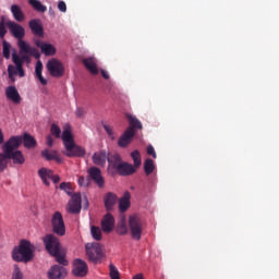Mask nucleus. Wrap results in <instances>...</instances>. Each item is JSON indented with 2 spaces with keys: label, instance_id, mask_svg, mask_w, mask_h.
<instances>
[{
  "label": "nucleus",
  "instance_id": "29",
  "mask_svg": "<svg viewBox=\"0 0 279 279\" xmlns=\"http://www.w3.org/2000/svg\"><path fill=\"white\" fill-rule=\"evenodd\" d=\"M22 143L26 149H32L36 147V138L34 136L29 135L28 133H24L22 137Z\"/></svg>",
  "mask_w": 279,
  "mask_h": 279
},
{
  "label": "nucleus",
  "instance_id": "51",
  "mask_svg": "<svg viewBox=\"0 0 279 279\" xmlns=\"http://www.w3.org/2000/svg\"><path fill=\"white\" fill-rule=\"evenodd\" d=\"M5 34H8V29H0V38L4 39L5 38Z\"/></svg>",
  "mask_w": 279,
  "mask_h": 279
},
{
  "label": "nucleus",
  "instance_id": "52",
  "mask_svg": "<svg viewBox=\"0 0 279 279\" xmlns=\"http://www.w3.org/2000/svg\"><path fill=\"white\" fill-rule=\"evenodd\" d=\"M132 279H144V278L142 274H137Z\"/></svg>",
  "mask_w": 279,
  "mask_h": 279
},
{
  "label": "nucleus",
  "instance_id": "15",
  "mask_svg": "<svg viewBox=\"0 0 279 279\" xmlns=\"http://www.w3.org/2000/svg\"><path fill=\"white\" fill-rule=\"evenodd\" d=\"M66 276L68 271L66 268H64V265H54L48 271L49 279H64Z\"/></svg>",
  "mask_w": 279,
  "mask_h": 279
},
{
  "label": "nucleus",
  "instance_id": "5",
  "mask_svg": "<svg viewBox=\"0 0 279 279\" xmlns=\"http://www.w3.org/2000/svg\"><path fill=\"white\" fill-rule=\"evenodd\" d=\"M126 119L129 121V128L118 140V147H121L122 149H125V147L134 141L136 130H143V123H141L136 117L128 113Z\"/></svg>",
  "mask_w": 279,
  "mask_h": 279
},
{
  "label": "nucleus",
  "instance_id": "23",
  "mask_svg": "<svg viewBox=\"0 0 279 279\" xmlns=\"http://www.w3.org/2000/svg\"><path fill=\"white\" fill-rule=\"evenodd\" d=\"M109 155L106 150H100L95 153L92 157L94 165L98 167H106V162L108 161Z\"/></svg>",
  "mask_w": 279,
  "mask_h": 279
},
{
  "label": "nucleus",
  "instance_id": "45",
  "mask_svg": "<svg viewBox=\"0 0 279 279\" xmlns=\"http://www.w3.org/2000/svg\"><path fill=\"white\" fill-rule=\"evenodd\" d=\"M147 154H148V156H151L153 158H157V156H156V149H154V146H151V145H149V146L147 147Z\"/></svg>",
  "mask_w": 279,
  "mask_h": 279
},
{
  "label": "nucleus",
  "instance_id": "47",
  "mask_svg": "<svg viewBox=\"0 0 279 279\" xmlns=\"http://www.w3.org/2000/svg\"><path fill=\"white\" fill-rule=\"evenodd\" d=\"M19 60L21 62V66H23V62H27L29 60V57L27 56V53L24 52L22 57H19Z\"/></svg>",
  "mask_w": 279,
  "mask_h": 279
},
{
  "label": "nucleus",
  "instance_id": "16",
  "mask_svg": "<svg viewBox=\"0 0 279 279\" xmlns=\"http://www.w3.org/2000/svg\"><path fill=\"white\" fill-rule=\"evenodd\" d=\"M101 230L106 234H110L114 230V217L111 214H106L101 220Z\"/></svg>",
  "mask_w": 279,
  "mask_h": 279
},
{
  "label": "nucleus",
  "instance_id": "37",
  "mask_svg": "<svg viewBox=\"0 0 279 279\" xmlns=\"http://www.w3.org/2000/svg\"><path fill=\"white\" fill-rule=\"evenodd\" d=\"M109 276L111 279H121V275L119 274V269L116 268L114 265L110 264L109 265Z\"/></svg>",
  "mask_w": 279,
  "mask_h": 279
},
{
  "label": "nucleus",
  "instance_id": "1",
  "mask_svg": "<svg viewBox=\"0 0 279 279\" xmlns=\"http://www.w3.org/2000/svg\"><path fill=\"white\" fill-rule=\"evenodd\" d=\"M43 243L48 254L56 258V262L59 265H63L64 267L69 265V260L66 259V248L62 246L58 236L53 233H48L43 238Z\"/></svg>",
  "mask_w": 279,
  "mask_h": 279
},
{
  "label": "nucleus",
  "instance_id": "14",
  "mask_svg": "<svg viewBox=\"0 0 279 279\" xmlns=\"http://www.w3.org/2000/svg\"><path fill=\"white\" fill-rule=\"evenodd\" d=\"M82 210V194L75 193L69 202V213L77 215Z\"/></svg>",
  "mask_w": 279,
  "mask_h": 279
},
{
  "label": "nucleus",
  "instance_id": "7",
  "mask_svg": "<svg viewBox=\"0 0 279 279\" xmlns=\"http://www.w3.org/2000/svg\"><path fill=\"white\" fill-rule=\"evenodd\" d=\"M86 254L88 260L97 265V263H101V258H104V248L101 244L94 242L92 244H86Z\"/></svg>",
  "mask_w": 279,
  "mask_h": 279
},
{
  "label": "nucleus",
  "instance_id": "38",
  "mask_svg": "<svg viewBox=\"0 0 279 279\" xmlns=\"http://www.w3.org/2000/svg\"><path fill=\"white\" fill-rule=\"evenodd\" d=\"M11 279H23V272L21 271V268H19V265H14Z\"/></svg>",
  "mask_w": 279,
  "mask_h": 279
},
{
  "label": "nucleus",
  "instance_id": "49",
  "mask_svg": "<svg viewBox=\"0 0 279 279\" xmlns=\"http://www.w3.org/2000/svg\"><path fill=\"white\" fill-rule=\"evenodd\" d=\"M100 73L104 80H110V74L106 70H101Z\"/></svg>",
  "mask_w": 279,
  "mask_h": 279
},
{
  "label": "nucleus",
  "instance_id": "22",
  "mask_svg": "<svg viewBox=\"0 0 279 279\" xmlns=\"http://www.w3.org/2000/svg\"><path fill=\"white\" fill-rule=\"evenodd\" d=\"M107 162L109 165V171L117 173L120 165L123 162V159L120 157L119 154L109 155Z\"/></svg>",
  "mask_w": 279,
  "mask_h": 279
},
{
  "label": "nucleus",
  "instance_id": "2",
  "mask_svg": "<svg viewBox=\"0 0 279 279\" xmlns=\"http://www.w3.org/2000/svg\"><path fill=\"white\" fill-rule=\"evenodd\" d=\"M7 27L13 38H16L20 53H29L31 56H33V58H36L37 60L38 58H40V51L23 40L25 38V27L13 21L7 22Z\"/></svg>",
  "mask_w": 279,
  "mask_h": 279
},
{
  "label": "nucleus",
  "instance_id": "21",
  "mask_svg": "<svg viewBox=\"0 0 279 279\" xmlns=\"http://www.w3.org/2000/svg\"><path fill=\"white\" fill-rule=\"evenodd\" d=\"M28 26L34 36H38L39 38L45 36V29L43 28V24H40V20H31Z\"/></svg>",
  "mask_w": 279,
  "mask_h": 279
},
{
  "label": "nucleus",
  "instance_id": "31",
  "mask_svg": "<svg viewBox=\"0 0 279 279\" xmlns=\"http://www.w3.org/2000/svg\"><path fill=\"white\" fill-rule=\"evenodd\" d=\"M29 5L36 10V12L45 13L47 12V7L43 4L39 0H28Z\"/></svg>",
  "mask_w": 279,
  "mask_h": 279
},
{
  "label": "nucleus",
  "instance_id": "8",
  "mask_svg": "<svg viewBox=\"0 0 279 279\" xmlns=\"http://www.w3.org/2000/svg\"><path fill=\"white\" fill-rule=\"evenodd\" d=\"M129 228L132 239L141 241V236H143V220L136 215L131 216L129 218Z\"/></svg>",
  "mask_w": 279,
  "mask_h": 279
},
{
  "label": "nucleus",
  "instance_id": "34",
  "mask_svg": "<svg viewBox=\"0 0 279 279\" xmlns=\"http://www.w3.org/2000/svg\"><path fill=\"white\" fill-rule=\"evenodd\" d=\"M11 47L12 46L7 40L2 41V53H3V58H5V60H10V49H11Z\"/></svg>",
  "mask_w": 279,
  "mask_h": 279
},
{
  "label": "nucleus",
  "instance_id": "4",
  "mask_svg": "<svg viewBox=\"0 0 279 279\" xmlns=\"http://www.w3.org/2000/svg\"><path fill=\"white\" fill-rule=\"evenodd\" d=\"M61 138L65 147V151H63L64 156L68 158H84L86 156V149L75 144L73 133H71V126L64 128Z\"/></svg>",
  "mask_w": 279,
  "mask_h": 279
},
{
  "label": "nucleus",
  "instance_id": "18",
  "mask_svg": "<svg viewBox=\"0 0 279 279\" xmlns=\"http://www.w3.org/2000/svg\"><path fill=\"white\" fill-rule=\"evenodd\" d=\"M136 171V168L132 166V163H128L125 161H122L118 166V170H116V173L122 177H128V175H134V172Z\"/></svg>",
  "mask_w": 279,
  "mask_h": 279
},
{
  "label": "nucleus",
  "instance_id": "48",
  "mask_svg": "<svg viewBox=\"0 0 279 279\" xmlns=\"http://www.w3.org/2000/svg\"><path fill=\"white\" fill-rule=\"evenodd\" d=\"M50 180H52L53 184H58V182H60V175L52 173V178H50Z\"/></svg>",
  "mask_w": 279,
  "mask_h": 279
},
{
  "label": "nucleus",
  "instance_id": "53",
  "mask_svg": "<svg viewBox=\"0 0 279 279\" xmlns=\"http://www.w3.org/2000/svg\"><path fill=\"white\" fill-rule=\"evenodd\" d=\"M0 29H5V22L3 21L0 22Z\"/></svg>",
  "mask_w": 279,
  "mask_h": 279
},
{
  "label": "nucleus",
  "instance_id": "13",
  "mask_svg": "<svg viewBox=\"0 0 279 279\" xmlns=\"http://www.w3.org/2000/svg\"><path fill=\"white\" fill-rule=\"evenodd\" d=\"M88 178L94 181V184L98 185V189H104L106 186V180L101 175V169L97 167H90L87 170Z\"/></svg>",
  "mask_w": 279,
  "mask_h": 279
},
{
  "label": "nucleus",
  "instance_id": "50",
  "mask_svg": "<svg viewBox=\"0 0 279 279\" xmlns=\"http://www.w3.org/2000/svg\"><path fill=\"white\" fill-rule=\"evenodd\" d=\"M47 145L48 147H53V137L50 135L47 136Z\"/></svg>",
  "mask_w": 279,
  "mask_h": 279
},
{
  "label": "nucleus",
  "instance_id": "32",
  "mask_svg": "<svg viewBox=\"0 0 279 279\" xmlns=\"http://www.w3.org/2000/svg\"><path fill=\"white\" fill-rule=\"evenodd\" d=\"M131 157L133 159L134 162V169L135 171H137L141 168L142 165V160H141V153L138 150H134L131 153Z\"/></svg>",
  "mask_w": 279,
  "mask_h": 279
},
{
  "label": "nucleus",
  "instance_id": "40",
  "mask_svg": "<svg viewBox=\"0 0 279 279\" xmlns=\"http://www.w3.org/2000/svg\"><path fill=\"white\" fill-rule=\"evenodd\" d=\"M118 233L121 234L122 236L128 234V226L125 225H120L118 227Z\"/></svg>",
  "mask_w": 279,
  "mask_h": 279
},
{
  "label": "nucleus",
  "instance_id": "11",
  "mask_svg": "<svg viewBox=\"0 0 279 279\" xmlns=\"http://www.w3.org/2000/svg\"><path fill=\"white\" fill-rule=\"evenodd\" d=\"M12 61L15 64L8 65V74L9 77H12V75H19V77H25V70H23V66L21 65V59H19V54L16 52L12 53Z\"/></svg>",
  "mask_w": 279,
  "mask_h": 279
},
{
  "label": "nucleus",
  "instance_id": "43",
  "mask_svg": "<svg viewBox=\"0 0 279 279\" xmlns=\"http://www.w3.org/2000/svg\"><path fill=\"white\" fill-rule=\"evenodd\" d=\"M104 130L107 132L108 136H114V131L112 130V126L104 124Z\"/></svg>",
  "mask_w": 279,
  "mask_h": 279
},
{
  "label": "nucleus",
  "instance_id": "33",
  "mask_svg": "<svg viewBox=\"0 0 279 279\" xmlns=\"http://www.w3.org/2000/svg\"><path fill=\"white\" fill-rule=\"evenodd\" d=\"M156 169V166L154 165V160L146 159L144 162V171L146 175H151L154 173V170Z\"/></svg>",
  "mask_w": 279,
  "mask_h": 279
},
{
  "label": "nucleus",
  "instance_id": "9",
  "mask_svg": "<svg viewBox=\"0 0 279 279\" xmlns=\"http://www.w3.org/2000/svg\"><path fill=\"white\" fill-rule=\"evenodd\" d=\"M51 228L53 234H57V236H64V234H66V226L64 225V218L60 211H56L52 215Z\"/></svg>",
  "mask_w": 279,
  "mask_h": 279
},
{
  "label": "nucleus",
  "instance_id": "3",
  "mask_svg": "<svg viewBox=\"0 0 279 279\" xmlns=\"http://www.w3.org/2000/svg\"><path fill=\"white\" fill-rule=\"evenodd\" d=\"M23 144V136H12L2 146V156L5 161V168L8 167V160H13V165H24L25 157L19 149Z\"/></svg>",
  "mask_w": 279,
  "mask_h": 279
},
{
  "label": "nucleus",
  "instance_id": "27",
  "mask_svg": "<svg viewBox=\"0 0 279 279\" xmlns=\"http://www.w3.org/2000/svg\"><path fill=\"white\" fill-rule=\"evenodd\" d=\"M41 156L47 160H56V162H62V158L60 157V155H58V151L56 150L45 149L41 151Z\"/></svg>",
  "mask_w": 279,
  "mask_h": 279
},
{
  "label": "nucleus",
  "instance_id": "25",
  "mask_svg": "<svg viewBox=\"0 0 279 279\" xmlns=\"http://www.w3.org/2000/svg\"><path fill=\"white\" fill-rule=\"evenodd\" d=\"M38 175L40 180L44 182L45 186H49V180L53 178V172L47 168H41L38 170Z\"/></svg>",
  "mask_w": 279,
  "mask_h": 279
},
{
  "label": "nucleus",
  "instance_id": "30",
  "mask_svg": "<svg viewBox=\"0 0 279 279\" xmlns=\"http://www.w3.org/2000/svg\"><path fill=\"white\" fill-rule=\"evenodd\" d=\"M35 73L37 80L40 82L43 86H47V80L43 76V61H37L35 66Z\"/></svg>",
  "mask_w": 279,
  "mask_h": 279
},
{
  "label": "nucleus",
  "instance_id": "35",
  "mask_svg": "<svg viewBox=\"0 0 279 279\" xmlns=\"http://www.w3.org/2000/svg\"><path fill=\"white\" fill-rule=\"evenodd\" d=\"M92 236L95 241H101V229L99 227L92 226L90 228Z\"/></svg>",
  "mask_w": 279,
  "mask_h": 279
},
{
  "label": "nucleus",
  "instance_id": "28",
  "mask_svg": "<svg viewBox=\"0 0 279 279\" xmlns=\"http://www.w3.org/2000/svg\"><path fill=\"white\" fill-rule=\"evenodd\" d=\"M130 192H125L123 197L119 201V210L120 213H125L130 208Z\"/></svg>",
  "mask_w": 279,
  "mask_h": 279
},
{
  "label": "nucleus",
  "instance_id": "24",
  "mask_svg": "<svg viewBox=\"0 0 279 279\" xmlns=\"http://www.w3.org/2000/svg\"><path fill=\"white\" fill-rule=\"evenodd\" d=\"M7 99L13 101V104H21V94H19V89L15 86H9L5 88Z\"/></svg>",
  "mask_w": 279,
  "mask_h": 279
},
{
  "label": "nucleus",
  "instance_id": "17",
  "mask_svg": "<svg viewBox=\"0 0 279 279\" xmlns=\"http://www.w3.org/2000/svg\"><path fill=\"white\" fill-rule=\"evenodd\" d=\"M118 201H119V197L117 196V194H114L112 192H108L104 196V203H105V208H106L107 213L114 210V206L117 205Z\"/></svg>",
  "mask_w": 279,
  "mask_h": 279
},
{
  "label": "nucleus",
  "instance_id": "19",
  "mask_svg": "<svg viewBox=\"0 0 279 279\" xmlns=\"http://www.w3.org/2000/svg\"><path fill=\"white\" fill-rule=\"evenodd\" d=\"M35 45L41 50L44 56H56V47L53 45L41 41L40 39L35 40Z\"/></svg>",
  "mask_w": 279,
  "mask_h": 279
},
{
  "label": "nucleus",
  "instance_id": "46",
  "mask_svg": "<svg viewBox=\"0 0 279 279\" xmlns=\"http://www.w3.org/2000/svg\"><path fill=\"white\" fill-rule=\"evenodd\" d=\"M5 169V157L0 153V172Z\"/></svg>",
  "mask_w": 279,
  "mask_h": 279
},
{
  "label": "nucleus",
  "instance_id": "39",
  "mask_svg": "<svg viewBox=\"0 0 279 279\" xmlns=\"http://www.w3.org/2000/svg\"><path fill=\"white\" fill-rule=\"evenodd\" d=\"M59 189L61 191H65V193L68 195H71V183H66V182H62L60 185H59Z\"/></svg>",
  "mask_w": 279,
  "mask_h": 279
},
{
  "label": "nucleus",
  "instance_id": "54",
  "mask_svg": "<svg viewBox=\"0 0 279 279\" xmlns=\"http://www.w3.org/2000/svg\"><path fill=\"white\" fill-rule=\"evenodd\" d=\"M9 78L11 80V82H16V78L14 77V75L9 76Z\"/></svg>",
  "mask_w": 279,
  "mask_h": 279
},
{
  "label": "nucleus",
  "instance_id": "12",
  "mask_svg": "<svg viewBox=\"0 0 279 279\" xmlns=\"http://www.w3.org/2000/svg\"><path fill=\"white\" fill-rule=\"evenodd\" d=\"M72 274L75 278H84L88 274V264L80 258L74 259Z\"/></svg>",
  "mask_w": 279,
  "mask_h": 279
},
{
  "label": "nucleus",
  "instance_id": "36",
  "mask_svg": "<svg viewBox=\"0 0 279 279\" xmlns=\"http://www.w3.org/2000/svg\"><path fill=\"white\" fill-rule=\"evenodd\" d=\"M50 132H51L52 136H54V138H60V136L62 134V130L56 123L51 124Z\"/></svg>",
  "mask_w": 279,
  "mask_h": 279
},
{
  "label": "nucleus",
  "instance_id": "44",
  "mask_svg": "<svg viewBox=\"0 0 279 279\" xmlns=\"http://www.w3.org/2000/svg\"><path fill=\"white\" fill-rule=\"evenodd\" d=\"M58 10H60V12H66V2L65 1H59L58 3Z\"/></svg>",
  "mask_w": 279,
  "mask_h": 279
},
{
  "label": "nucleus",
  "instance_id": "26",
  "mask_svg": "<svg viewBox=\"0 0 279 279\" xmlns=\"http://www.w3.org/2000/svg\"><path fill=\"white\" fill-rule=\"evenodd\" d=\"M11 14H13V17L17 21V23H23V21H25V14L19 4L11 5Z\"/></svg>",
  "mask_w": 279,
  "mask_h": 279
},
{
  "label": "nucleus",
  "instance_id": "10",
  "mask_svg": "<svg viewBox=\"0 0 279 279\" xmlns=\"http://www.w3.org/2000/svg\"><path fill=\"white\" fill-rule=\"evenodd\" d=\"M46 69L52 77H62V75H64V64L58 59H50L47 62Z\"/></svg>",
  "mask_w": 279,
  "mask_h": 279
},
{
  "label": "nucleus",
  "instance_id": "20",
  "mask_svg": "<svg viewBox=\"0 0 279 279\" xmlns=\"http://www.w3.org/2000/svg\"><path fill=\"white\" fill-rule=\"evenodd\" d=\"M85 69L89 71L92 75H99V70L97 69V59L95 57L85 58L82 60Z\"/></svg>",
  "mask_w": 279,
  "mask_h": 279
},
{
  "label": "nucleus",
  "instance_id": "41",
  "mask_svg": "<svg viewBox=\"0 0 279 279\" xmlns=\"http://www.w3.org/2000/svg\"><path fill=\"white\" fill-rule=\"evenodd\" d=\"M89 184H90V182L88 181V179H85L84 177L78 178V185L80 186H88Z\"/></svg>",
  "mask_w": 279,
  "mask_h": 279
},
{
  "label": "nucleus",
  "instance_id": "6",
  "mask_svg": "<svg viewBox=\"0 0 279 279\" xmlns=\"http://www.w3.org/2000/svg\"><path fill=\"white\" fill-rule=\"evenodd\" d=\"M36 246L27 240H21L19 246L12 250V259L15 263H29L34 258Z\"/></svg>",
  "mask_w": 279,
  "mask_h": 279
},
{
  "label": "nucleus",
  "instance_id": "42",
  "mask_svg": "<svg viewBox=\"0 0 279 279\" xmlns=\"http://www.w3.org/2000/svg\"><path fill=\"white\" fill-rule=\"evenodd\" d=\"M84 114H86V110H84V108L78 107L75 110V116L78 117V119H82V117H84Z\"/></svg>",
  "mask_w": 279,
  "mask_h": 279
}]
</instances>
